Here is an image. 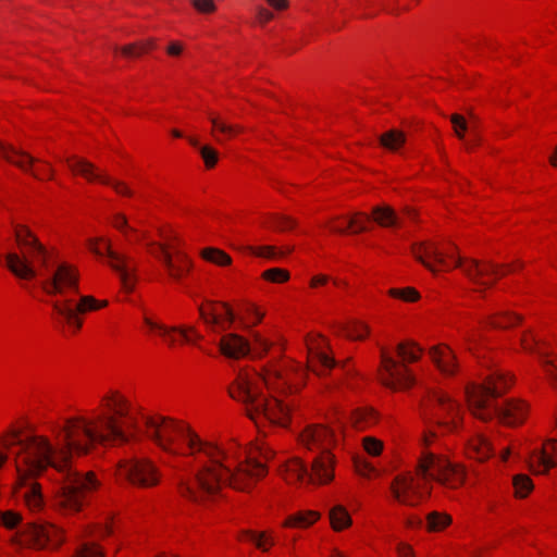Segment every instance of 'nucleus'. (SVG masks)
<instances>
[{
	"label": "nucleus",
	"mask_w": 557,
	"mask_h": 557,
	"mask_svg": "<svg viewBox=\"0 0 557 557\" xmlns=\"http://www.w3.org/2000/svg\"><path fill=\"white\" fill-rule=\"evenodd\" d=\"M246 325L256 326L263 320L265 312L255 304H250L246 308L245 312Z\"/></svg>",
	"instance_id": "56"
},
{
	"label": "nucleus",
	"mask_w": 557,
	"mask_h": 557,
	"mask_svg": "<svg viewBox=\"0 0 557 557\" xmlns=\"http://www.w3.org/2000/svg\"><path fill=\"white\" fill-rule=\"evenodd\" d=\"M307 368L296 361L271 362L260 372L252 369L240 370L228 386V395L234 400L246 405L250 412L263 397L262 389L269 393H287L300 391L307 383L308 371L318 376H325L335 367L327 338L310 332L305 337Z\"/></svg>",
	"instance_id": "3"
},
{
	"label": "nucleus",
	"mask_w": 557,
	"mask_h": 557,
	"mask_svg": "<svg viewBox=\"0 0 557 557\" xmlns=\"http://www.w3.org/2000/svg\"><path fill=\"white\" fill-rule=\"evenodd\" d=\"M25 480L26 479H18L21 486H24L25 488L23 491L24 504L32 512H39L45 507V498L42 495L41 484L38 482H32L29 485H26L24 483Z\"/></svg>",
	"instance_id": "33"
},
{
	"label": "nucleus",
	"mask_w": 557,
	"mask_h": 557,
	"mask_svg": "<svg viewBox=\"0 0 557 557\" xmlns=\"http://www.w3.org/2000/svg\"><path fill=\"white\" fill-rule=\"evenodd\" d=\"M219 348L226 358L240 359L248 355L250 345L244 336L236 333H226L220 338Z\"/></svg>",
	"instance_id": "29"
},
{
	"label": "nucleus",
	"mask_w": 557,
	"mask_h": 557,
	"mask_svg": "<svg viewBox=\"0 0 557 557\" xmlns=\"http://www.w3.org/2000/svg\"><path fill=\"white\" fill-rule=\"evenodd\" d=\"M247 253L268 260H277L284 257V252L272 245H250L246 247Z\"/></svg>",
	"instance_id": "41"
},
{
	"label": "nucleus",
	"mask_w": 557,
	"mask_h": 557,
	"mask_svg": "<svg viewBox=\"0 0 557 557\" xmlns=\"http://www.w3.org/2000/svg\"><path fill=\"white\" fill-rule=\"evenodd\" d=\"M74 557H106V552L99 543L86 541L77 546Z\"/></svg>",
	"instance_id": "48"
},
{
	"label": "nucleus",
	"mask_w": 557,
	"mask_h": 557,
	"mask_svg": "<svg viewBox=\"0 0 557 557\" xmlns=\"http://www.w3.org/2000/svg\"><path fill=\"white\" fill-rule=\"evenodd\" d=\"M280 475L289 485L308 483V469L299 457L287 459L280 467Z\"/></svg>",
	"instance_id": "30"
},
{
	"label": "nucleus",
	"mask_w": 557,
	"mask_h": 557,
	"mask_svg": "<svg viewBox=\"0 0 557 557\" xmlns=\"http://www.w3.org/2000/svg\"><path fill=\"white\" fill-rule=\"evenodd\" d=\"M423 410H434L433 417L437 425L446 433H456L462 426L463 411L459 403L444 391H433L422 405Z\"/></svg>",
	"instance_id": "13"
},
{
	"label": "nucleus",
	"mask_w": 557,
	"mask_h": 557,
	"mask_svg": "<svg viewBox=\"0 0 557 557\" xmlns=\"http://www.w3.org/2000/svg\"><path fill=\"white\" fill-rule=\"evenodd\" d=\"M22 520L21 513L13 511V510H7L3 512H0V522L3 527L7 529H14Z\"/></svg>",
	"instance_id": "61"
},
{
	"label": "nucleus",
	"mask_w": 557,
	"mask_h": 557,
	"mask_svg": "<svg viewBox=\"0 0 557 557\" xmlns=\"http://www.w3.org/2000/svg\"><path fill=\"white\" fill-rule=\"evenodd\" d=\"M261 278L273 284H284L290 280V272L283 268H270L261 273Z\"/></svg>",
	"instance_id": "50"
},
{
	"label": "nucleus",
	"mask_w": 557,
	"mask_h": 557,
	"mask_svg": "<svg viewBox=\"0 0 557 557\" xmlns=\"http://www.w3.org/2000/svg\"><path fill=\"white\" fill-rule=\"evenodd\" d=\"M81 272L67 260L57 262L51 274L42 281L41 288L49 296H67L79 293Z\"/></svg>",
	"instance_id": "16"
},
{
	"label": "nucleus",
	"mask_w": 557,
	"mask_h": 557,
	"mask_svg": "<svg viewBox=\"0 0 557 557\" xmlns=\"http://www.w3.org/2000/svg\"><path fill=\"white\" fill-rule=\"evenodd\" d=\"M519 345L521 351L536 355L542 367L543 358L552 354L549 345L542 341L532 330H525L521 333Z\"/></svg>",
	"instance_id": "31"
},
{
	"label": "nucleus",
	"mask_w": 557,
	"mask_h": 557,
	"mask_svg": "<svg viewBox=\"0 0 557 557\" xmlns=\"http://www.w3.org/2000/svg\"><path fill=\"white\" fill-rule=\"evenodd\" d=\"M14 237L18 251L8 252L4 259L7 269L18 280H35L36 267L48 269L58 258V249L45 246L26 225H15Z\"/></svg>",
	"instance_id": "6"
},
{
	"label": "nucleus",
	"mask_w": 557,
	"mask_h": 557,
	"mask_svg": "<svg viewBox=\"0 0 557 557\" xmlns=\"http://www.w3.org/2000/svg\"><path fill=\"white\" fill-rule=\"evenodd\" d=\"M531 466L539 474H545L557 467V440L546 441L542 449L531 457Z\"/></svg>",
	"instance_id": "28"
},
{
	"label": "nucleus",
	"mask_w": 557,
	"mask_h": 557,
	"mask_svg": "<svg viewBox=\"0 0 557 557\" xmlns=\"http://www.w3.org/2000/svg\"><path fill=\"white\" fill-rule=\"evenodd\" d=\"M370 219L366 213L356 212L348 216V234H358L368 230Z\"/></svg>",
	"instance_id": "51"
},
{
	"label": "nucleus",
	"mask_w": 557,
	"mask_h": 557,
	"mask_svg": "<svg viewBox=\"0 0 557 557\" xmlns=\"http://www.w3.org/2000/svg\"><path fill=\"white\" fill-rule=\"evenodd\" d=\"M406 141V136L401 131L391 129L381 135V145L392 151L398 150Z\"/></svg>",
	"instance_id": "45"
},
{
	"label": "nucleus",
	"mask_w": 557,
	"mask_h": 557,
	"mask_svg": "<svg viewBox=\"0 0 557 557\" xmlns=\"http://www.w3.org/2000/svg\"><path fill=\"white\" fill-rule=\"evenodd\" d=\"M158 240L150 237L148 231L133 233L132 243H141L149 256L163 267L168 277L174 282L186 278L193 270V260L182 249L183 239L171 225L164 224L157 228Z\"/></svg>",
	"instance_id": "5"
},
{
	"label": "nucleus",
	"mask_w": 557,
	"mask_h": 557,
	"mask_svg": "<svg viewBox=\"0 0 557 557\" xmlns=\"http://www.w3.org/2000/svg\"><path fill=\"white\" fill-rule=\"evenodd\" d=\"M530 414V405L520 398H510L497 410L499 422L506 426H519L525 422Z\"/></svg>",
	"instance_id": "22"
},
{
	"label": "nucleus",
	"mask_w": 557,
	"mask_h": 557,
	"mask_svg": "<svg viewBox=\"0 0 557 557\" xmlns=\"http://www.w3.org/2000/svg\"><path fill=\"white\" fill-rule=\"evenodd\" d=\"M373 220L383 227H389L396 224V214L391 207H375L372 210Z\"/></svg>",
	"instance_id": "46"
},
{
	"label": "nucleus",
	"mask_w": 557,
	"mask_h": 557,
	"mask_svg": "<svg viewBox=\"0 0 557 557\" xmlns=\"http://www.w3.org/2000/svg\"><path fill=\"white\" fill-rule=\"evenodd\" d=\"M263 227L274 228L276 231H290L296 226V222L290 216L280 214H269L262 221Z\"/></svg>",
	"instance_id": "42"
},
{
	"label": "nucleus",
	"mask_w": 557,
	"mask_h": 557,
	"mask_svg": "<svg viewBox=\"0 0 557 557\" xmlns=\"http://www.w3.org/2000/svg\"><path fill=\"white\" fill-rule=\"evenodd\" d=\"M199 315L207 329L213 333H222L232 327L235 315L231 306L223 301L207 300L200 304Z\"/></svg>",
	"instance_id": "20"
},
{
	"label": "nucleus",
	"mask_w": 557,
	"mask_h": 557,
	"mask_svg": "<svg viewBox=\"0 0 557 557\" xmlns=\"http://www.w3.org/2000/svg\"><path fill=\"white\" fill-rule=\"evenodd\" d=\"M1 157L20 170L32 174L40 181H50L54 177L52 165L38 158H34L24 150L17 149L10 144L0 140Z\"/></svg>",
	"instance_id": "18"
},
{
	"label": "nucleus",
	"mask_w": 557,
	"mask_h": 557,
	"mask_svg": "<svg viewBox=\"0 0 557 557\" xmlns=\"http://www.w3.org/2000/svg\"><path fill=\"white\" fill-rule=\"evenodd\" d=\"M165 334L161 337L169 347H175L176 345H198L202 339V335L190 324H182L176 326H165Z\"/></svg>",
	"instance_id": "27"
},
{
	"label": "nucleus",
	"mask_w": 557,
	"mask_h": 557,
	"mask_svg": "<svg viewBox=\"0 0 557 557\" xmlns=\"http://www.w3.org/2000/svg\"><path fill=\"white\" fill-rule=\"evenodd\" d=\"M451 523V517L446 512L432 511L426 516V530L429 532L443 531Z\"/></svg>",
	"instance_id": "44"
},
{
	"label": "nucleus",
	"mask_w": 557,
	"mask_h": 557,
	"mask_svg": "<svg viewBox=\"0 0 557 557\" xmlns=\"http://www.w3.org/2000/svg\"><path fill=\"white\" fill-rule=\"evenodd\" d=\"M418 473L449 490L460 488L467 480L466 467L451 462L446 456L423 451L418 461Z\"/></svg>",
	"instance_id": "9"
},
{
	"label": "nucleus",
	"mask_w": 557,
	"mask_h": 557,
	"mask_svg": "<svg viewBox=\"0 0 557 557\" xmlns=\"http://www.w3.org/2000/svg\"><path fill=\"white\" fill-rule=\"evenodd\" d=\"M237 540L242 543L250 544L262 554L270 553L277 543L276 533L272 529L242 530L237 535Z\"/></svg>",
	"instance_id": "26"
},
{
	"label": "nucleus",
	"mask_w": 557,
	"mask_h": 557,
	"mask_svg": "<svg viewBox=\"0 0 557 557\" xmlns=\"http://www.w3.org/2000/svg\"><path fill=\"white\" fill-rule=\"evenodd\" d=\"M370 333V325L361 320H349L341 326V334L351 341H364Z\"/></svg>",
	"instance_id": "39"
},
{
	"label": "nucleus",
	"mask_w": 557,
	"mask_h": 557,
	"mask_svg": "<svg viewBox=\"0 0 557 557\" xmlns=\"http://www.w3.org/2000/svg\"><path fill=\"white\" fill-rule=\"evenodd\" d=\"M414 258L432 272L460 269L473 286L474 290L483 292L492 287L505 275L517 273L523 269V262L496 264L491 261L465 258L459 255L457 246L451 242H421L412 246Z\"/></svg>",
	"instance_id": "4"
},
{
	"label": "nucleus",
	"mask_w": 557,
	"mask_h": 557,
	"mask_svg": "<svg viewBox=\"0 0 557 557\" xmlns=\"http://www.w3.org/2000/svg\"><path fill=\"white\" fill-rule=\"evenodd\" d=\"M114 476L139 488H153L161 483L162 473L157 463L147 457L121 459L115 467Z\"/></svg>",
	"instance_id": "11"
},
{
	"label": "nucleus",
	"mask_w": 557,
	"mask_h": 557,
	"mask_svg": "<svg viewBox=\"0 0 557 557\" xmlns=\"http://www.w3.org/2000/svg\"><path fill=\"white\" fill-rule=\"evenodd\" d=\"M200 156L202 158L206 169L211 170L218 164L219 152L213 147L209 145L202 146L200 148Z\"/></svg>",
	"instance_id": "58"
},
{
	"label": "nucleus",
	"mask_w": 557,
	"mask_h": 557,
	"mask_svg": "<svg viewBox=\"0 0 557 557\" xmlns=\"http://www.w3.org/2000/svg\"><path fill=\"white\" fill-rule=\"evenodd\" d=\"M157 47L156 39L148 38L144 40H139L133 44H128L119 48V52L122 57L127 59H136L140 58L145 54H148Z\"/></svg>",
	"instance_id": "38"
},
{
	"label": "nucleus",
	"mask_w": 557,
	"mask_h": 557,
	"mask_svg": "<svg viewBox=\"0 0 557 557\" xmlns=\"http://www.w3.org/2000/svg\"><path fill=\"white\" fill-rule=\"evenodd\" d=\"M147 436L164 453L184 458L191 480L180 485L185 498L199 502L224 487L249 493L268 475L273 453L260 443L201 437L188 423L163 416L145 419Z\"/></svg>",
	"instance_id": "2"
},
{
	"label": "nucleus",
	"mask_w": 557,
	"mask_h": 557,
	"mask_svg": "<svg viewBox=\"0 0 557 557\" xmlns=\"http://www.w3.org/2000/svg\"><path fill=\"white\" fill-rule=\"evenodd\" d=\"M543 371L552 384H557V354L543 358Z\"/></svg>",
	"instance_id": "55"
},
{
	"label": "nucleus",
	"mask_w": 557,
	"mask_h": 557,
	"mask_svg": "<svg viewBox=\"0 0 557 557\" xmlns=\"http://www.w3.org/2000/svg\"><path fill=\"white\" fill-rule=\"evenodd\" d=\"M348 216H334L330 219L325 227L333 234H348Z\"/></svg>",
	"instance_id": "59"
},
{
	"label": "nucleus",
	"mask_w": 557,
	"mask_h": 557,
	"mask_svg": "<svg viewBox=\"0 0 557 557\" xmlns=\"http://www.w3.org/2000/svg\"><path fill=\"white\" fill-rule=\"evenodd\" d=\"M430 484L422 473L405 472L396 475L391 483V493L396 502L405 506L419 505L429 494Z\"/></svg>",
	"instance_id": "14"
},
{
	"label": "nucleus",
	"mask_w": 557,
	"mask_h": 557,
	"mask_svg": "<svg viewBox=\"0 0 557 557\" xmlns=\"http://www.w3.org/2000/svg\"><path fill=\"white\" fill-rule=\"evenodd\" d=\"M106 181L102 185L110 186L117 196L132 198L135 195L131 185L124 181L113 178L107 174Z\"/></svg>",
	"instance_id": "52"
},
{
	"label": "nucleus",
	"mask_w": 557,
	"mask_h": 557,
	"mask_svg": "<svg viewBox=\"0 0 557 557\" xmlns=\"http://www.w3.org/2000/svg\"><path fill=\"white\" fill-rule=\"evenodd\" d=\"M451 123L454 126V131L459 138L465 136L467 129V123L462 115L454 114L451 115Z\"/></svg>",
	"instance_id": "64"
},
{
	"label": "nucleus",
	"mask_w": 557,
	"mask_h": 557,
	"mask_svg": "<svg viewBox=\"0 0 557 557\" xmlns=\"http://www.w3.org/2000/svg\"><path fill=\"white\" fill-rule=\"evenodd\" d=\"M66 166L76 176L83 177L91 184H103L107 173L87 159L72 156L65 159Z\"/></svg>",
	"instance_id": "25"
},
{
	"label": "nucleus",
	"mask_w": 557,
	"mask_h": 557,
	"mask_svg": "<svg viewBox=\"0 0 557 557\" xmlns=\"http://www.w3.org/2000/svg\"><path fill=\"white\" fill-rule=\"evenodd\" d=\"M429 356L442 375L451 377L458 374L460 368L457 355L447 344L431 347Z\"/></svg>",
	"instance_id": "24"
},
{
	"label": "nucleus",
	"mask_w": 557,
	"mask_h": 557,
	"mask_svg": "<svg viewBox=\"0 0 557 557\" xmlns=\"http://www.w3.org/2000/svg\"><path fill=\"white\" fill-rule=\"evenodd\" d=\"M354 468L355 471L363 476V478H372L377 474L375 467L368 461L364 457L356 456L354 457Z\"/></svg>",
	"instance_id": "54"
},
{
	"label": "nucleus",
	"mask_w": 557,
	"mask_h": 557,
	"mask_svg": "<svg viewBox=\"0 0 557 557\" xmlns=\"http://www.w3.org/2000/svg\"><path fill=\"white\" fill-rule=\"evenodd\" d=\"M199 256L203 261L219 268H227L233 264L232 256L218 247H205L199 251Z\"/></svg>",
	"instance_id": "37"
},
{
	"label": "nucleus",
	"mask_w": 557,
	"mask_h": 557,
	"mask_svg": "<svg viewBox=\"0 0 557 557\" xmlns=\"http://www.w3.org/2000/svg\"><path fill=\"white\" fill-rule=\"evenodd\" d=\"M362 447L368 455L377 457L382 454L384 444L376 437L366 436L362 438Z\"/></svg>",
	"instance_id": "57"
},
{
	"label": "nucleus",
	"mask_w": 557,
	"mask_h": 557,
	"mask_svg": "<svg viewBox=\"0 0 557 557\" xmlns=\"http://www.w3.org/2000/svg\"><path fill=\"white\" fill-rule=\"evenodd\" d=\"M387 295L394 299H399L404 302L413 304L420 300L421 295L414 287L407 286L403 288L392 287L387 290Z\"/></svg>",
	"instance_id": "47"
},
{
	"label": "nucleus",
	"mask_w": 557,
	"mask_h": 557,
	"mask_svg": "<svg viewBox=\"0 0 557 557\" xmlns=\"http://www.w3.org/2000/svg\"><path fill=\"white\" fill-rule=\"evenodd\" d=\"M343 437L341 428H332L321 423L307 425L298 436V444L312 453L333 451Z\"/></svg>",
	"instance_id": "17"
},
{
	"label": "nucleus",
	"mask_w": 557,
	"mask_h": 557,
	"mask_svg": "<svg viewBox=\"0 0 557 557\" xmlns=\"http://www.w3.org/2000/svg\"><path fill=\"white\" fill-rule=\"evenodd\" d=\"M64 542L63 531L51 523H28L20 534V543L33 548H58Z\"/></svg>",
	"instance_id": "19"
},
{
	"label": "nucleus",
	"mask_w": 557,
	"mask_h": 557,
	"mask_svg": "<svg viewBox=\"0 0 557 557\" xmlns=\"http://www.w3.org/2000/svg\"><path fill=\"white\" fill-rule=\"evenodd\" d=\"M321 513L317 510H298L288 515L282 522L284 529H308L317 523Z\"/></svg>",
	"instance_id": "32"
},
{
	"label": "nucleus",
	"mask_w": 557,
	"mask_h": 557,
	"mask_svg": "<svg viewBox=\"0 0 557 557\" xmlns=\"http://www.w3.org/2000/svg\"><path fill=\"white\" fill-rule=\"evenodd\" d=\"M111 225L119 231L128 243L133 242V233H136L137 228L128 225V220L125 214L115 213L111 219Z\"/></svg>",
	"instance_id": "49"
},
{
	"label": "nucleus",
	"mask_w": 557,
	"mask_h": 557,
	"mask_svg": "<svg viewBox=\"0 0 557 557\" xmlns=\"http://www.w3.org/2000/svg\"><path fill=\"white\" fill-rule=\"evenodd\" d=\"M522 320V315L512 311L503 310L488 315L486 318V324L493 329L506 330L519 325Z\"/></svg>",
	"instance_id": "35"
},
{
	"label": "nucleus",
	"mask_w": 557,
	"mask_h": 557,
	"mask_svg": "<svg viewBox=\"0 0 557 557\" xmlns=\"http://www.w3.org/2000/svg\"><path fill=\"white\" fill-rule=\"evenodd\" d=\"M515 382L512 374L500 370L488 375L483 383H468L466 399L469 410L479 420L488 422L494 418L493 398L505 394Z\"/></svg>",
	"instance_id": "8"
},
{
	"label": "nucleus",
	"mask_w": 557,
	"mask_h": 557,
	"mask_svg": "<svg viewBox=\"0 0 557 557\" xmlns=\"http://www.w3.org/2000/svg\"><path fill=\"white\" fill-rule=\"evenodd\" d=\"M287 392L284 395H292L298 393ZM270 397H262L257 405L250 409L249 418L256 424L269 423L274 426L287 428L292 422L293 405L289 401L281 399L278 396L283 393H270Z\"/></svg>",
	"instance_id": "12"
},
{
	"label": "nucleus",
	"mask_w": 557,
	"mask_h": 557,
	"mask_svg": "<svg viewBox=\"0 0 557 557\" xmlns=\"http://www.w3.org/2000/svg\"><path fill=\"white\" fill-rule=\"evenodd\" d=\"M88 250L100 258H107V263L114 270L121 280L123 287L131 292L136 284V260L113 249L110 238L106 236L90 237L86 242Z\"/></svg>",
	"instance_id": "10"
},
{
	"label": "nucleus",
	"mask_w": 557,
	"mask_h": 557,
	"mask_svg": "<svg viewBox=\"0 0 557 557\" xmlns=\"http://www.w3.org/2000/svg\"><path fill=\"white\" fill-rule=\"evenodd\" d=\"M466 453L469 458L483 462L493 455V447L484 435L476 434L468 442Z\"/></svg>",
	"instance_id": "34"
},
{
	"label": "nucleus",
	"mask_w": 557,
	"mask_h": 557,
	"mask_svg": "<svg viewBox=\"0 0 557 557\" xmlns=\"http://www.w3.org/2000/svg\"><path fill=\"white\" fill-rule=\"evenodd\" d=\"M423 349L414 342H400L395 350L382 347L380 350L379 379L381 383L394 391L405 392L416 384V375L410 368L418 362Z\"/></svg>",
	"instance_id": "7"
},
{
	"label": "nucleus",
	"mask_w": 557,
	"mask_h": 557,
	"mask_svg": "<svg viewBox=\"0 0 557 557\" xmlns=\"http://www.w3.org/2000/svg\"><path fill=\"white\" fill-rule=\"evenodd\" d=\"M108 305L106 299L85 295L81 296L77 302H74L73 299L55 300L53 310L73 333H77L83 326L82 315L101 310Z\"/></svg>",
	"instance_id": "15"
},
{
	"label": "nucleus",
	"mask_w": 557,
	"mask_h": 557,
	"mask_svg": "<svg viewBox=\"0 0 557 557\" xmlns=\"http://www.w3.org/2000/svg\"><path fill=\"white\" fill-rule=\"evenodd\" d=\"M336 457L333 451L318 454L312 460L308 483L313 485H327L335 478Z\"/></svg>",
	"instance_id": "21"
},
{
	"label": "nucleus",
	"mask_w": 557,
	"mask_h": 557,
	"mask_svg": "<svg viewBox=\"0 0 557 557\" xmlns=\"http://www.w3.org/2000/svg\"><path fill=\"white\" fill-rule=\"evenodd\" d=\"M139 407L132 397L110 387L98 397L97 406L78 410L46 425V432L22 434L11 429L0 436L4 448L16 446L14 463L20 480L37 479L49 469L62 475L55 507L63 515H75L89 504L101 482L94 471L72 467L73 456H85L100 446H123L139 438Z\"/></svg>",
	"instance_id": "1"
},
{
	"label": "nucleus",
	"mask_w": 557,
	"mask_h": 557,
	"mask_svg": "<svg viewBox=\"0 0 557 557\" xmlns=\"http://www.w3.org/2000/svg\"><path fill=\"white\" fill-rule=\"evenodd\" d=\"M330 525L335 532H343L351 527L352 518L344 505L337 504L329 510Z\"/></svg>",
	"instance_id": "36"
},
{
	"label": "nucleus",
	"mask_w": 557,
	"mask_h": 557,
	"mask_svg": "<svg viewBox=\"0 0 557 557\" xmlns=\"http://www.w3.org/2000/svg\"><path fill=\"white\" fill-rule=\"evenodd\" d=\"M191 7L200 14H213L218 7L214 0H190Z\"/></svg>",
	"instance_id": "60"
},
{
	"label": "nucleus",
	"mask_w": 557,
	"mask_h": 557,
	"mask_svg": "<svg viewBox=\"0 0 557 557\" xmlns=\"http://www.w3.org/2000/svg\"><path fill=\"white\" fill-rule=\"evenodd\" d=\"M280 16L274 11L270 10L263 4L256 5L255 9V22L257 25L264 27Z\"/></svg>",
	"instance_id": "53"
},
{
	"label": "nucleus",
	"mask_w": 557,
	"mask_h": 557,
	"mask_svg": "<svg viewBox=\"0 0 557 557\" xmlns=\"http://www.w3.org/2000/svg\"><path fill=\"white\" fill-rule=\"evenodd\" d=\"M263 5L274 11L278 15L284 14L290 8L289 0H260Z\"/></svg>",
	"instance_id": "62"
},
{
	"label": "nucleus",
	"mask_w": 557,
	"mask_h": 557,
	"mask_svg": "<svg viewBox=\"0 0 557 557\" xmlns=\"http://www.w3.org/2000/svg\"><path fill=\"white\" fill-rule=\"evenodd\" d=\"M512 486L516 498H525L534 488L532 479L528 474H516L512 478Z\"/></svg>",
	"instance_id": "43"
},
{
	"label": "nucleus",
	"mask_w": 557,
	"mask_h": 557,
	"mask_svg": "<svg viewBox=\"0 0 557 557\" xmlns=\"http://www.w3.org/2000/svg\"><path fill=\"white\" fill-rule=\"evenodd\" d=\"M253 344L259 357H263L272 347V343L260 334L253 336Z\"/></svg>",
	"instance_id": "63"
},
{
	"label": "nucleus",
	"mask_w": 557,
	"mask_h": 557,
	"mask_svg": "<svg viewBox=\"0 0 557 557\" xmlns=\"http://www.w3.org/2000/svg\"><path fill=\"white\" fill-rule=\"evenodd\" d=\"M208 120L211 124L210 135L216 144L224 145L244 133L240 124L232 123L218 112H210Z\"/></svg>",
	"instance_id": "23"
},
{
	"label": "nucleus",
	"mask_w": 557,
	"mask_h": 557,
	"mask_svg": "<svg viewBox=\"0 0 557 557\" xmlns=\"http://www.w3.org/2000/svg\"><path fill=\"white\" fill-rule=\"evenodd\" d=\"M376 422V412L371 408H359L351 413L352 425L363 431Z\"/></svg>",
	"instance_id": "40"
}]
</instances>
